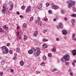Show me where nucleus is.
Masks as SVG:
<instances>
[{"label": "nucleus", "mask_w": 76, "mask_h": 76, "mask_svg": "<svg viewBox=\"0 0 76 76\" xmlns=\"http://www.w3.org/2000/svg\"><path fill=\"white\" fill-rule=\"evenodd\" d=\"M70 59V56L69 55L68 53H66L65 55L63 57H62L61 59V61H62L63 62H66V65H69V62H67V61H69Z\"/></svg>", "instance_id": "nucleus-1"}, {"label": "nucleus", "mask_w": 76, "mask_h": 76, "mask_svg": "<svg viewBox=\"0 0 76 76\" xmlns=\"http://www.w3.org/2000/svg\"><path fill=\"white\" fill-rule=\"evenodd\" d=\"M67 4H68V7L69 9L72 8L73 5L75 4V2L73 0H70L67 2Z\"/></svg>", "instance_id": "nucleus-2"}, {"label": "nucleus", "mask_w": 76, "mask_h": 76, "mask_svg": "<svg viewBox=\"0 0 76 76\" xmlns=\"http://www.w3.org/2000/svg\"><path fill=\"white\" fill-rule=\"evenodd\" d=\"M1 48L4 54H7L9 53V50L7 48L3 46L1 47Z\"/></svg>", "instance_id": "nucleus-3"}, {"label": "nucleus", "mask_w": 76, "mask_h": 76, "mask_svg": "<svg viewBox=\"0 0 76 76\" xmlns=\"http://www.w3.org/2000/svg\"><path fill=\"white\" fill-rule=\"evenodd\" d=\"M40 54V49L38 48H37L36 50V52H35L34 55L35 56H38Z\"/></svg>", "instance_id": "nucleus-4"}, {"label": "nucleus", "mask_w": 76, "mask_h": 76, "mask_svg": "<svg viewBox=\"0 0 76 76\" xmlns=\"http://www.w3.org/2000/svg\"><path fill=\"white\" fill-rule=\"evenodd\" d=\"M31 7L28 6L27 7L26 10V13L30 12H31Z\"/></svg>", "instance_id": "nucleus-5"}, {"label": "nucleus", "mask_w": 76, "mask_h": 76, "mask_svg": "<svg viewBox=\"0 0 76 76\" xmlns=\"http://www.w3.org/2000/svg\"><path fill=\"white\" fill-rule=\"evenodd\" d=\"M72 53L73 56H75L76 54V50H73L72 51Z\"/></svg>", "instance_id": "nucleus-6"}, {"label": "nucleus", "mask_w": 76, "mask_h": 76, "mask_svg": "<svg viewBox=\"0 0 76 76\" xmlns=\"http://www.w3.org/2000/svg\"><path fill=\"white\" fill-rule=\"evenodd\" d=\"M71 22L72 26H75V20L74 19H72L71 20Z\"/></svg>", "instance_id": "nucleus-7"}, {"label": "nucleus", "mask_w": 76, "mask_h": 76, "mask_svg": "<svg viewBox=\"0 0 76 76\" xmlns=\"http://www.w3.org/2000/svg\"><path fill=\"white\" fill-rule=\"evenodd\" d=\"M62 32L63 35H66L67 34V31L65 30H64L62 31Z\"/></svg>", "instance_id": "nucleus-8"}, {"label": "nucleus", "mask_w": 76, "mask_h": 76, "mask_svg": "<svg viewBox=\"0 0 76 76\" xmlns=\"http://www.w3.org/2000/svg\"><path fill=\"white\" fill-rule=\"evenodd\" d=\"M58 6H57V5L53 6L52 7V9H55V10H57V9H58Z\"/></svg>", "instance_id": "nucleus-9"}, {"label": "nucleus", "mask_w": 76, "mask_h": 76, "mask_svg": "<svg viewBox=\"0 0 76 76\" xmlns=\"http://www.w3.org/2000/svg\"><path fill=\"white\" fill-rule=\"evenodd\" d=\"M75 36H76V34L75 33H73L72 34V39L73 40H74V41H75V39L76 38V37H75Z\"/></svg>", "instance_id": "nucleus-10"}, {"label": "nucleus", "mask_w": 76, "mask_h": 76, "mask_svg": "<svg viewBox=\"0 0 76 76\" xmlns=\"http://www.w3.org/2000/svg\"><path fill=\"white\" fill-rule=\"evenodd\" d=\"M37 6L38 7V9H40L42 7V4H40Z\"/></svg>", "instance_id": "nucleus-11"}, {"label": "nucleus", "mask_w": 76, "mask_h": 76, "mask_svg": "<svg viewBox=\"0 0 76 76\" xmlns=\"http://www.w3.org/2000/svg\"><path fill=\"white\" fill-rule=\"evenodd\" d=\"M3 29H5V30H8V27L6 26V25L3 26Z\"/></svg>", "instance_id": "nucleus-12"}, {"label": "nucleus", "mask_w": 76, "mask_h": 76, "mask_svg": "<svg viewBox=\"0 0 76 76\" xmlns=\"http://www.w3.org/2000/svg\"><path fill=\"white\" fill-rule=\"evenodd\" d=\"M28 52V54H33V52L31 49L29 50Z\"/></svg>", "instance_id": "nucleus-13"}, {"label": "nucleus", "mask_w": 76, "mask_h": 76, "mask_svg": "<svg viewBox=\"0 0 76 76\" xmlns=\"http://www.w3.org/2000/svg\"><path fill=\"white\" fill-rule=\"evenodd\" d=\"M46 59H47V58H46V56H45L44 55L43 56V58H42V60L43 61H45Z\"/></svg>", "instance_id": "nucleus-14"}, {"label": "nucleus", "mask_w": 76, "mask_h": 76, "mask_svg": "<svg viewBox=\"0 0 76 76\" xmlns=\"http://www.w3.org/2000/svg\"><path fill=\"white\" fill-rule=\"evenodd\" d=\"M27 38H28L27 36H26V35H24V37L23 39L24 41H26V39H27Z\"/></svg>", "instance_id": "nucleus-15"}, {"label": "nucleus", "mask_w": 76, "mask_h": 76, "mask_svg": "<svg viewBox=\"0 0 76 76\" xmlns=\"http://www.w3.org/2000/svg\"><path fill=\"white\" fill-rule=\"evenodd\" d=\"M17 53H20V49L19 48H17Z\"/></svg>", "instance_id": "nucleus-16"}, {"label": "nucleus", "mask_w": 76, "mask_h": 76, "mask_svg": "<svg viewBox=\"0 0 76 76\" xmlns=\"http://www.w3.org/2000/svg\"><path fill=\"white\" fill-rule=\"evenodd\" d=\"M20 66H22L24 64V62L23 61H21L20 62Z\"/></svg>", "instance_id": "nucleus-17"}, {"label": "nucleus", "mask_w": 76, "mask_h": 76, "mask_svg": "<svg viewBox=\"0 0 76 76\" xmlns=\"http://www.w3.org/2000/svg\"><path fill=\"white\" fill-rule=\"evenodd\" d=\"M59 25L61 27V28H63V25L62 23H60L59 24Z\"/></svg>", "instance_id": "nucleus-18"}, {"label": "nucleus", "mask_w": 76, "mask_h": 76, "mask_svg": "<svg viewBox=\"0 0 76 76\" xmlns=\"http://www.w3.org/2000/svg\"><path fill=\"white\" fill-rule=\"evenodd\" d=\"M71 17H72L73 18H76V14H73L71 15Z\"/></svg>", "instance_id": "nucleus-19"}, {"label": "nucleus", "mask_w": 76, "mask_h": 76, "mask_svg": "<svg viewBox=\"0 0 76 76\" xmlns=\"http://www.w3.org/2000/svg\"><path fill=\"white\" fill-rule=\"evenodd\" d=\"M38 34V31H36L34 32V36H37Z\"/></svg>", "instance_id": "nucleus-20"}, {"label": "nucleus", "mask_w": 76, "mask_h": 76, "mask_svg": "<svg viewBox=\"0 0 76 76\" xmlns=\"http://www.w3.org/2000/svg\"><path fill=\"white\" fill-rule=\"evenodd\" d=\"M42 48H47V45L45 44L43 45Z\"/></svg>", "instance_id": "nucleus-21"}, {"label": "nucleus", "mask_w": 76, "mask_h": 76, "mask_svg": "<svg viewBox=\"0 0 76 76\" xmlns=\"http://www.w3.org/2000/svg\"><path fill=\"white\" fill-rule=\"evenodd\" d=\"M6 11V9L5 8H3L2 9V13L4 14V12H5Z\"/></svg>", "instance_id": "nucleus-22"}, {"label": "nucleus", "mask_w": 76, "mask_h": 76, "mask_svg": "<svg viewBox=\"0 0 76 76\" xmlns=\"http://www.w3.org/2000/svg\"><path fill=\"white\" fill-rule=\"evenodd\" d=\"M42 41L44 42H45L48 41V40L47 39L44 38L43 39Z\"/></svg>", "instance_id": "nucleus-23"}, {"label": "nucleus", "mask_w": 76, "mask_h": 76, "mask_svg": "<svg viewBox=\"0 0 76 76\" xmlns=\"http://www.w3.org/2000/svg\"><path fill=\"white\" fill-rule=\"evenodd\" d=\"M58 69L57 68H55L53 69L52 71V72H56V71H57Z\"/></svg>", "instance_id": "nucleus-24"}, {"label": "nucleus", "mask_w": 76, "mask_h": 76, "mask_svg": "<svg viewBox=\"0 0 76 76\" xmlns=\"http://www.w3.org/2000/svg\"><path fill=\"white\" fill-rule=\"evenodd\" d=\"M6 15H10V11H9L8 10L6 12Z\"/></svg>", "instance_id": "nucleus-25"}, {"label": "nucleus", "mask_w": 76, "mask_h": 76, "mask_svg": "<svg viewBox=\"0 0 76 76\" xmlns=\"http://www.w3.org/2000/svg\"><path fill=\"white\" fill-rule=\"evenodd\" d=\"M61 14H64L65 13V12L64 11V10H61Z\"/></svg>", "instance_id": "nucleus-26"}, {"label": "nucleus", "mask_w": 76, "mask_h": 76, "mask_svg": "<svg viewBox=\"0 0 76 76\" xmlns=\"http://www.w3.org/2000/svg\"><path fill=\"white\" fill-rule=\"evenodd\" d=\"M43 21H45V22H47V21H48V18H45L44 19Z\"/></svg>", "instance_id": "nucleus-27"}, {"label": "nucleus", "mask_w": 76, "mask_h": 76, "mask_svg": "<svg viewBox=\"0 0 76 76\" xmlns=\"http://www.w3.org/2000/svg\"><path fill=\"white\" fill-rule=\"evenodd\" d=\"M31 50V51H32L33 53V52H35V51L36 50H35V49L34 48H32Z\"/></svg>", "instance_id": "nucleus-28"}, {"label": "nucleus", "mask_w": 76, "mask_h": 76, "mask_svg": "<svg viewBox=\"0 0 76 76\" xmlns=\"http://www.w3.org/2000/svg\"><path fill=\"white\" fill-rule=\"evenodd\" d=\"M16 35L17 37H19V32L18 31L16 33Z\"/></svg>", "instance_id": "nucleus-29"}, {"label": "nucleus", "mask_w": 76, "mask_h": 76, "mask_svg": "<svg viewBox=\"0 0 76 76\" xmlns=\"http://www.w3.org/2000/svg\"><path fill=\"white\" fill-rule=\"evenodd\" d=\"M23 26L24 27V28H26V24L24 23L23 25Z\"/></svg>", "instance_id": "nucleus-30"}, {"label": "nucleus", "mask_w": 76, "mask_h": 76, "mask_svg": "<svg viewBox=\"0 0 76 76\" xmlns=\"http://www.w3.org/2000/svg\"><path fill=\"white\" fill-rule=\"evenodd\" d=\"M34 20V17H32L30 18V22H31V21H32V20Z\"/></svg>", "instance_id": "nucleus-31"}, {"label": "nucleus", "mask_w": 76, "mask_h": 76, "mask_svg": "<svg viewBox=\"0 0 76 76\" xmlns=\"http://www.w3.org/2000/svg\"><path fill=\"white\" fill-rule=\"evenodd\" d=\"M48 57H52V54L50 53L48 54Z\"/></svg>", "instance_id": "nucleus-32"}, {"label": "nucleus", "mask_w": 76, "mask_h": 76, "mask_svg": "<svg viewBox=\"0 0 76 76\" xmlns=\"http://www.w3.org/2000/svg\"><path fill=\"white\" fill-rule=\"evenodd\" d=\"M4 60H2V61L1 62L2 65H4Z\"/></svg>", "instance_id": "nucleus-33"}, {"label": "nucleus", "mask_w": 76, "mask_h": 76, "mask_svg": "<svg viewBox=\"0 0 76 76\" xmlns=\"http://www.w3.org/2000/svg\"><path fill=\"white\" fill-rule=\"evenodd\" d=\"M48 13L50 14H52V13H53V12H52V11H51V10H49L48 11Z\"/></svg>", "instance_id": "nucleus-34"}, {"label": "nucleus", "mask_w": 76, "mask_h": 76, "mask_svg": "<svg viewBox=\"0 0 76 76\" xmlns=\"http://www.w3.org/2000/svg\"><path fill=\"white\" fill-rule=\"evenodd\" d=\"M72 9H73V10L74 12H76V9H75V8L73 7H72Z\"/></svg>", "instance_id": "nucleus-35"}, {"label": "nucleus", "mask_w": 76, "mask_h": 76, "mask_svg": "<svg viewBox=\"0 0 76 76\" xmlns=\"http://www.w3.org/2000/svg\"><path fill=\"white\" fill-rule=\"evenodd\" d=\"M52 51L53 52H56V48H54L52 49Z\"/></svg>", "instance_id": "nucleus-36"}, {"label": "nucleus", "mask_w": 76, "mask_h": 76, "mask_svg": "<svg viewBox=\"0 0 76 76\" xmlns=\"http://www.w3.org/2000/svg\"><path fill=\"white\" fill-rule=\"evenodd\" d=\"M47 31H48V30L47 29L44 30L43 31V33H45V32H47Z\"/></svg>", "instance_id": "nucleus-37"}, {"label": "nucleus", "mask_w": 76, "mask_h": 76, "mask_svg": "<svg viewBox=\"0 0 76 76\" xmlns=\"http://www.w3.org/2000/svg\"><path fill=\"white\" fill-rule=\"evenodd\" d=\"M50 5V4L48 3H46V6H47V7H48L49 6V5Z\"/></svg>", "instance_id": "nucleus-38"}, {"label": "nucleus", "mask_w": 76, "mask_h": 76, "mask_svg": "<svg viewBox=\"0 0 76 76\" xmlns=\"http://www.w3.org/2000/svg\"><path fill=\"white\" fill-rule=\"evenodd\" d=\"M13 9V7H10V10H12Z\"/></svg>", "instance_id": "nucleus-39"}, {"label": "nucleus", "mask_w": 76, "mask_h": 76, "mask_svg": "<svg viewBox=\"0 0 76 76\" xmlns=\"http://www.w3.org/2000/svg\"><path fill=\"white\" fill-rule=\"evenodd\" d=\"M72 65H73L74 67H75V63L74 62H72Z\"/></svg>", "instance_id": "nucleus-40"}, {"label": "nucleus", "mask_w": 76, "mask_h": 76, "mask_svg": "<svg viewBox=\"0 0 76 76\" xmlns=\"http://www.w3.org/2000/svg\"><path fill=\"white\" fill-rule=\"evenodd\" d=\"M40 64L42 66H44V65L45 64L44 62H42L41 64Z\"/></svg>", "instance_id": "nucleus-41"}, {"label": "nucleus", "mask_w": 76, "mask_h": 76, "mask_svg": "<svg viewBox=\"0 0 76 76\" xmlns=\"http://www.w3.org/2000/svg\"><path fill=\"white\" fill-rule=\"evenodd\" d=\"M3 75V72H0V76H2Z\"/></svg>", "instance_id": "nucleus-42"}, {"label": "nucleus", "mask_w": 76, "mask_h": 76, "mask_svg": "<svg viewBox=\"0 0 76 76\" xmlns=\"http://www.w3.org/2000/svg\"><path fill=\"white\" fill-rule=\"evenodd\" d=\"M10 45V43H7V47H9Z\"/></svg>", "instance_id": "nucleus-43"}, {"label": "nucleus", "mask_w": 76, "mask_h": 76, "mask_svg": "<svg viewBox=\"0 0 76 76\" xmlns=\"http://www.w3.org/2000/svg\"><path fill=\"white\" fill-rule=\"evenodd\" d=\"M6 4H4L3 6V8H6Z\"/></svg>", "instance_id": "nucleus-44"}, {"label": "nucleus", "mask_w": 76, "mask_h": 76, "mask_svg": "<svg viewBox=\"0 0 76 76\" xmlns=\"http://www.w3.org/2000/svg\"><path fill=\"white\" fill-rule=\"evenodd\" d=\"M21 9L22 10H24L25 9V7L24 6H22L21 7Z\"/></svg>", "instance_id": "nucleus-45"}, {"label": "nucleus", "mask_w": 76, "mask_h": 76, "mask_svg": "<svg viewBox=\"0 0 76 76\" xmlns=\"http://www.w3.org/2000/svg\"><path fill=\"white\" fill-rule=\"evenodd\" d=\"M61 27L59 26H57V29H60Z\"/></svg>", "instance_id": "nucleus-46"}, {"label": "nucleus", "mask_w": 76, "mask_h": 76, "mask_svg": "<svg viewBox=\"0 0 76 76\" xmlns=\"http://www.w3.org/2000/svg\"><path fill=\"white\" fill-rule=\"evenodd\" d=\"M10 5L11 7H13V3H12L11 4H10Z\"/></svg>", "instance_id": "nucleus-47"}, {"label": "nucleus", "mask_w": 76, "mask_h": 76, "mask_svg": "<svg viewBox=\"0 0 76 76\" xmlns=\"http://www.w3.org/2000/svg\"><path fill=\"white\" fill-rule=\"evenodd\" d=\"M56 40L57 41H60V39L58 38H56Z\"/></svg>", "instance_id": "nucleus-48"}, {"label": "nucleus", "mask_w": 76, "mask_h": 76, "mask_svg": "<svg viewBox=\"0 0 76 76\" xmlns=\"http://www.w3.org/2000/svg\"><path fill=\"white\" fill-rule=\"evenodd\" d=\"M0 32H3V29L0 28Z\"/></svg>", "instance_id": "nucleus-49"}, {"label": "nucleus", "mask_w": 76, "mask_h": 76, "mask_svg": "<svg viewBox=\"0 0 76 76\" xmlns=\"http://www.w3.org/2000/svg\"><path fill=\"white\" fill-rule=\"evenodd\" d=\"M12 59H14V60L15 61V60H16V59H17V58H16V57H14V58H12Z\"/></svg>", "instance_id": "nucleus-50"}, {"label": "nucleus", "mask_w": 76, "mask_h": 76, "mask_svg": "<svg viewBox=\"0 0 76 76\" xmlns=\"http://www.w3.org/2000/svg\"><path fill=\"white\" fill-rule=\"evenodd\" d=\"M37 20L38 21H40V20H41V19L39 17H38L37 18Z\"/></svg>", "instance_id": "nucleus-51"}, {"label": "nucleus", "mask_w": 76, "mask_h": 76, "mask_svg": "<svg viewBox=\"0 0 76 76\" xmlns=\"http://www.w3.org/2000/svg\"><path fill=\"white\" fill-rule=\"evenodd\" d=\"M73 72H71L70 73V75L72 76H73Z\"/></svg>", "instance_id": "nucleus-52"}, {"label": "nucleus", "mask_w": 76, "mask_h": 76, "mask_svg": "<svg viewBox=\"0 0 76 76\" xmlns=\"http://www.w3.org/2000/svg\"><path fill=\"white\" fill-rule=\"evenodd\" d=\"M10 72H14V70L13 69H11Z\"/></svg>", "instance_id": "nucleus-53"}, {"label": "nucleus", "mask_w": 76, "mask_h": 76, "mask_svg": "<svg viewBox=\"0 0 76 76\" xmlns=\"http://www.w3.org/2000/svg\"><path fill=\"white\" fill-rule=\"evenodd\" d=\"M36 73L37 74H39V73H40V72L39 71H36Z\"/></svg>", "instance_id": "nucleus-54"}, {"label": "nucleus", "mask_w": 76, "mask_h": 76, "mask_svg": "<svg viewBox=\"0 0 76 76\" xmlns=\"http://www.w3.org/2000/svg\"><path fill=\"white\" fill-rule=\"evenodd\" d=\"M69 72H72V69H69L68 70Z\"/></svg>", "instance_id": "nucleus-55"}, {"label": "nucleus", "mask_w": 76, "mask_h": 76, "mask_svg": "<svg viewBox=\"0 0 76 76\" xmlns=\"http://www.w3.org/2000/svg\"><path fill=\"white\" fill-rule=\"evenodd\" d=\"M9 53L10 54H12V50H10L9 51Z\"/></svg>", "instance_id": "nucleus-56"}, {"label": "nucleus", "mask_w": 76, "mask_h": 76, "mask_svg": "<svg viewBox=\"0 0 76 76\" xmlns=\"http://www.w3.org/2000/svg\"><path fill=\"white\" fill-rule=\"evenodd\" d=\"M64 39H66L67 38V36H64Z\"/></svg>", "instance_id": "nucleus-57"}, {"label": "nucleus", "mask_w": 76, "mask_h": 76, "mask_svg": "<svg viewBox=\"0 0 76 76\" xmlns=\"http://www.w3.org/2000/svg\"><path fill=\"white\" fill-rule=\"evenodd\" d=\"M16 13L17 14V15H20V13L18 11H17V12H16Z\"/></svg>", "instance_id": "nucleus-58"}, {"label": "nucleus", "mask_w": 76, "mask_h": 76, "mask_svg": "<svg viewBox=\"0 0 76 76\" xmlns=\"http://www.w3.org/2000/svg\"><path fill=\"white\" fill-rule=\"evenodd\" d=\"M20 17L21 18H23V16L22 15H20Z\"/></svg>", "instance_id": "nucleus-59"}, {"label": "nucleus", "mask_w": 76, "mask_h": 76, "mask_svg": "<svg viewBox=\"0 0 76 76\" xmlns=\"http://www.w3.org/2000/svg\"><path fill=\"white\" fill-rule=\"evenodd\" d=\"M57 20V19L56 18H54V21L56 22Z\"/></svg>", "instance_id": "nucleus-60"}, {"label": "nucleus", "mask_w": 76, "mask_h": 76, "mask_svg": "<svg viewBox=\"0 0 76 76\" xmlns=\"http://www.w3.org/2000/svg\"><path fill=\"white\" fill-rule=\"evenodd\" d=\"M19 29V27L18 26H17V29L18 30Z\"/></svg>", "instance_id": "nucleus-61"}, {"label": "nucleus", "mask_w": 76, "mask_h": 76, "mask_svg": "<svg viewBox=\"0 0 76 76\" xmlns=\"http://www.w3.org/2000/svg\"><path fill=\"white\" fill-rule=\"evenodd\" d=\"M64 20H67V18H64Z\"/></svg>", "instance_id": "nucleus-62"}, {"label": "nucleus", "mask_w": 76, "mask_h": 76, "mask_svg": "<svg viewBox=\"0 0 76 76\" xmlns=\"http://www.w3.org/2000/svg\"><path fill=\"white\" fill-rule=\"evenodd\" d=\"M14 56L15 57H16V56H17V54L16 53H15V54H14Z\"/></svg>", "instance_id": "nucleus-63"}, {"label": "nucleus", "mask_w": 76, "mask_h": 76, "mask_svg": "<svg viewBox=\"0 0 76 76\" xmlns=\"http://www.w3.org/2000/svg\"><path fill=\"white\" fill-rule=\"evenodd\" d=\"M52 5L53 6H54V3H52Z\"/></svg>", "instance_id": "nucleus-64"}]
</instances>
